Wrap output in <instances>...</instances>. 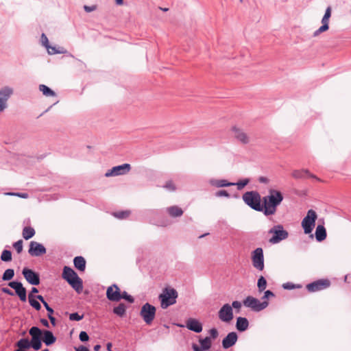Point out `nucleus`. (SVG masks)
I'll list each match as a JSON object with an SVG mask.
<instances>
[{"label":"nucleus","mask_w":351,"mask_h":351,"mask_svg":"<svg viewBox=\"0 0 351 351\" xmlns=\"http://www.w3.org/2000/svg\"><path fill=\"white\" fill-rule=\"evenodd\" d=\"M283 200V195L279 191L270 189L269 195L263 198V213L266 216L272 215L276 211V208Z\"/></svg>","instance_id":"f257e3e1"},{"label":"nucleus","mask_w":351,"mask_h":351,"mask_svg":"<svg viewBox=\"0 0 351 351\" xmlns=\"http://www.w3.org/2000/svg\"><path fill=\"white\" fill-rule=\"evenodd\" d=\"M40 332V328L37 326H32L29 330V334L32 337L31 340L29 341L27 338H22L16 342V346L18 348L24 350H28L30 348L35 350H39L42 348L39 337Z\"/></svg>","instance_id":"f03ea898"},{"label":"nucleus","mask_w":351,"mask_h":351,"mask_svg":"<svg viewBox=\"0 0 351 351\" xmlns=\"http://www.w3.org/2000/svg\"><path fill=\"white\" fill-rule=\"evenodd\" d=\"M62 276L76 292L80 293L82 291L83 281L71 267L64 266Z\"/></svg>","instance_id":"7ed1b4c3"},{"label":"nucleus","mask_w":351,"mask_h":351,"mask_svg":"<svg viewBox=\"0 0 351 351\" xmlns=\"http://www.w3.org/2000/svg\"><path fill=\"white\" fill-rule=\"evenodd\" d=\"M178 296V291L175 289L171 287L163 289L162 293L158 296L161 308L166 309L176 304Z\"/></svg>","instance_id":"20e7f679"},{"label":"nucleus","mask_w":351,"mask_h":351,"mask_svg":"<svg viewBox=\"0 0 351 351\" xmlns=\"http://www.w3.org/2000/svg\"><path fill=\"white\" fill-rule=\"evenodd\" d=\"M243 202L251 208L256 211H263V206L261 204V198L257 191L245 192L242 196Z\"/></svg>","instance_id":"39448f33"},{"label":"nucleus","mask_w":351,"mask_h":351,"mask_svg":"<svg viewBox=\"0 0 351 351\" xmlns=\"http://www.w3.org/2000/svg\"><path fill=\"white\" fill-rule=\"evenodd\" d=\"M268 233L273 234L269 241V243L272 244L278 243L280 241L287 239L289 237L288 232L285 230L283 226L280 224L276 225L272 227L271 229H269Z\"/></svg>","instance_id":"423d86ee"},{"label":"nucleus","mask_w":351,"mask_h":351,"mask_svg":"<svg viewBox=\"0 0 351 351\" xmlns=\"http://www.w3.org/2000/svg\"><path fill=\"white\" fill-rule=\"evenodd\" d=\"M317 215L313 210H308L306 216L302 221V227L306 234L311 233L315 226Z\"/></svg>","instance_id":"0eeeda50"},{"label":"nucleus","mask_w":351,"mask_h":351,"mask_svg":"<svg viewBox=\"0 0 351 351\" xmlns=\"http://www.w3.org/2000/svg\"><path fill=\"white\" fill-rule=\"evenodd\" d=\"M245 307L250 308L253 311L259 312L266 308L269 302L267 301L260 302L257 298L247 296L243 302Z\"/></svg>","instance_id":"6e6552de"},{"label":"nucleus","mask_w":351,"mask_h":351,"mask_svg":"<svg viewBox=\"0 0 351 351\" xmlns=\"http://www.w3.org/2000/svg\"><path fill=\"white\" fill-rule=\"evenodd\" d=\"M156 307L149 303H145L141 307L140 315L147 324H150L156 315Z\"/></svg>","instance_id":"1a4fd4ad"},{"label":"nucleus","mask_w":351,"mask_h":351,"mask_svg":"<svg viewBox=\"0 0 351 351\" xmlns=\"http://www.w3.org/2000/svg\"><path fill=\"white\" fill-rule=\"evenodd\" d=\"M13 93V88L8 86L0 89V112H3L7 108L8 101Z\"/></svg>","instance_id":"9d476101"},{"label":"nucleus","mask_w":351,"mask_h":351,"mask_svg":"<svg viewBox=\"0 0 351 351\" xmlns=\"http://www.w3.org/2000/svg\"><path fill=\"white\" fill-rule=\"evenodd\" d=\"M252 261L253 266L259 271L264 269V255L261 247H257L252 252Z\"/></svg>","instance_id":"9b49d317"},{"label":"nucleus","mask_w":351,"mask_h":351,"mask_svg":"<svg viewBox=\"0 0 351 351\" xmlns=\"http://www.w3.org/2000/svg\"><path fill=\"white\" fill-rule=\"evenodd\" d=\"M131 169L130 164L124 163L121 165L113 167L112 169L108 170L105 173V176L114 177L118 176H123L128 173Z\"/></svg>","instance_id":"f8f14e48"},{"label":"nucleus","mask_w":351,"mask_h":351,"mask_svg":"<svg viewBox=\"0 0 351 351\" xmlns=\"http://www.w3.org/2000/svg\"><path fill=\"white\" fill-rule=\"evenodd\" d=\"M219 319L223 322L229 323L234 317L233 309L229 304H223L218 311Z\"/></svg>","instance_id":"ddd939ff"},{"label":"nucleus","mask_w":351,"mask_h":351,"mask_svg":"<svg viewBox=\"0 0 351 351\" xmlns=\"http://www.w3.org/2000/svg\"><path fill=\"white\" fill-rule=\"evenodd\" d=\"M330 285V282L328 279H320L309 283L306 285V289L308 292L314 293L324 290Z\"/></svg>","instance_id":"4468645a"},{"label":"nucleus","mask_w":351,"mask_h":351,"mask_svg":"<svg viewBox=\"0 0 351 351\" xmlns=\"http://www.w3.org/2000/svg\"><path fill=\"white\" fill-rule=\"evenodd\" d=\"M8 286L15 291L16 295L21 302L27 301V290L21 282L16 280L9 282Z\"/></svg>","instance_id":"2eb2a0df"},{"label":"nucleus","mask_w":351,"mask_h":351,"mask_svg":"<svg viewBox=\"0 0 351 351\" xmlns=\"http://www.w3.org/2000/svg\"><path fill=\"white\" fill-rule=\"evenodd\" d=\"M22 274L27 282L32 285H38L40 282L39 274L31 269L27 267L23 268Z\"/></svg>","instance_id":"dca6fc26"},{"label":"nucleus","mask_w":351,"mask_h":351,"mask_svg":"<svg viewBox=\"0 0 351 351\" xmlns=\"http://www.w3.org/2000/svg\"><path fill=\"white\" fill-rule=\"evenodd\" d=\"M47 252L46 247L41 243L32 241L29 243L28 253L32 256H40Z\"/></svg>","instance_id":"f3484780"},{"label":"nucleus","mask_w":351,"mask_h":351,"mask_svg":"<svg viewBox=\"0 0 351 351\" xmlns=\"http://www.w3.org/2000/svg\"><path fill=\"white\" fill-rule=\"evenodd\" d=\"M121 291L117 284H113L108 287L106 290V298L112 302H119L121 300Z\"/></svg>","instance_id":"a211bd4d"},{"label":"nucleus","mask_w":351,"mask_h":351,"mask_svg":"<svg viewBox=\"0 0 351 351\" xmlns=\"http://www.w3.org/2000/svg\"><path fill=\"white\" fill-rule=\"evenodd\" d=\"M40 332H41L39 335L40 343H42L43 341L47 346H49L56 342V337L51 330L40 329Z\"/></svg>","instance_id":"6ab92c4d"},{"label":"nucleus","mask_w":351,"mask_h":351,"mask_svg":"<svg viewBox=\"0 0 351 351\" xmlns=\"http://www.w3.org/2000/svg\"><path fill=\"white\" fill-rule=\"evenodd\" d=\"M232 131L234 137L240 143L247 144L250 142V137L242 129L234 126L232 128Z\"/></svg>","instance_id":"aec40b11"},{"label":"nucleus","mask_w":351,"mask_h":351,"mask_svg":"<svg viewBox=\"0 0 351 351\" xmlns=\"http://www.w3.org/2000/svg\"><path fill=\"white\" fill-rule=\"evenodd\" d=\"M238 335L236 332H229L222 340V347L228 349L233 346L237 341Z\"/></svg>","instance_id":"412c9836"},{"label":"nucleus","mask_w":351,"mask_h":351,"mask_svg":"<svg viewBox=\"0 0 351 351\" xmlns=\"http://www.w3.org/2000/svg\"><path fill=\"white\" fill-rule=\"evenodd\" d=\"M186 328L191 331L199 333L202 331V324L197 319L189 318L186 322Z\"/></svg>","instance_id":"4be33fe9"},{"label":"nucleus","mask_w":351,"mask_h":351,"mask_svg":"<svg viewBox=\"0 0 351 351\" xmlns=\"http://www.w3.org/2000/svg\"><path fill=\"white\" fill-rule=\"evenodd\" d=\"M291 175L295 179H304L307 177L317 179L315 176L311 174L307 169L294 170Z\"/></svg>","instance_id":"5701e85b"},{"label":"nucleus","mask_w":351,"mask_h":351,"mask_svg":"<svg viewBox=\"0 0 351 351\" xmlns=\"http://www.w3.org/2000/svg\"><path fill=\"white\" fill-rule=\"evenodd\" d=\"M249 327V322L247 318L239 317L237 318L236 328L239 332L245 331Z\"/></svg>","instance_id":"b1692460"},{"label":"nucleus","mask_w":351,"mask_h":351,"mask_svg":"<svg viewBox=\"0 0 351 351\" xmlns=\"http://www.w3.org/2000/svg\"><path fill=\"white\" fill-rule=\"evenodd\" d=\"M209 183L210 185L216 186L217 188L234 186V182H230L226 180L211 179L209 180Z\"/></svg>","instance_id":"393cba45"},{"label":"nucleus","mask_w":351,"mask_h":351,"mask_svg":"<svg viewBox=\"0 0 351 351\" xmlns=\"http://www.w3.org/2000/svg\"><path fill=\"white\" fill-rule=\"evenodd\" d=\"M167 213L171 217H179L183 215V210L178 206H171L167 208Z\"/></svg>","instance_id":"a878e982"},{"label":"nucleus","mask_w":351,"mask_h":351,"mask_svg":"<svg viewBox=\"0 0 351 351\" xmlns=\"http://www.w3.org/2000/svg\"><path fill=\"white\" fill-rule=\"evenodd\" d=\"M315 235L316 240L319 242L324 241L326 238V230L324 226L318 225L317 226Z\"/></svg>","instance_id":"bb28decb"},{"label":"nucleus","mask_w":351,"mask_h":351,"mask_svg":"<svg viewBox=\"0 0 351 351\" xmlns=\"http://www.w3.org/2000/svg\"><path fill=\"white\" fill-rule=\"evenodd\" d=\"M74 267L80 271H84L86 269V260L83 256H75L73 259Z\"/></svg>","instance_id":"cd10ccee"},{"label":"nucleus","mask_w":351,"mask_h":351,"mask_svg":"<svg viewBox=\"0 0 351 351\" xmlns=\"http://www.w3.org/2000/svg\"><path fill=\"white\" fill-rule=\"evenodd\" d=\"M127 306L124 303H119L117 306L114 307L112 312L117 316L123 317L125 315Z\"/></svg>","instance_id":"c85d7f7f"},{"label":"nucleus","mask_w":351,"mask_h":351,"mask_svg":"<svg viewBox=\"0 0 351 351\" xmlns=\"http://www.w3.org/2000/svg\"><path fill=\"white\" fill-rule=\"evenodd\" d=\"M35 230L33 228L29 226H26L23 230V237L25 240H28L31 238H32L35 235Z\"/></svg>","instance_id":"c756f323"},{"label":"nucleus","mask_w":351,"mask_h":351,"mask_svg":"<svg viewBox=\"0 0 351 351\" xmlns=\"http://www.w3.org/2000/svg\"><path fill=\"white\" fill-rule=\"evenodd\" d=\"M39 90L41 91L43 94L46 97L56 96V93L45 84L39 85Z\"/></svg>","instance_id":"7c9ffc66"},{"label":"nucleus","mask_w":351,"mask_h":351,"mask_svg":"<svg viewBox=\"0 0 351 351\" xmlns=\"http://www.w3.org/2000/svg\"><path fill=\"white\" fill-rule=\"evenodd\" d=\"M28 300L31 306L35 308L36 311H40L41 308V305L40 302L35 299L34 295H28Z\"/></svg>","instance_id":"2f4dec72"},{"label":"nucleus","mask_w":351,"mask_h":351,"mask_svg":"<svg viewBox=\"0 0 351 351\" xmlns=\"http://www.w3.org/2000/svg\"><path fill=\"white\" fill-rule=\"evenodd\" d=\"M199 342L201 345V348L203 350H209L211 347V339L210 337H206L204 339H200Z\"/></svg>","instance_id":"473e14b6"},{"label":"nucleus","mask_w":351,"mask_h":351,"mask_svg":"<svg viewBox=\"0 0 351 351\" xmlns=\"http://www.w3.org/2000/svg\"><path fill=\"white\" fill-rule=\"evenodd\" d=\"M14 276V270L13 269H7L2 275L3 281H10Z\"/></svg>","instance_id":"72a5a7b5"},{"label":"nucleus","mask_w":351,"mask_h":351,"mask_svg":"<svg viewBox=\"0 0 351 351\" xmlns=\"http://www.w3.org/2000/svg\"><path fill=\"white\" fill-rule=\"evenodd\" d=\"M257 287L260 292L263 291L267 287V280L263 276H260L258 279Z\"/></svg>","instance_id":"f704fd0d"},{"label":"nucleus","mask_w":351,"mask_h":351,"mask_svg":"<svg viewBox=\"0 0 351 351\" xmlns=\"http://www.w3.org/2000/svg\"><path fill=\"white\" fill-rule=\"evenodd\" d=\"M1 260L3 262H9L12 261V252L10 250H4L1 254Z\"/></svg>","instance_id":"c9c22d12"},{"label":"nucleus","mask_w":351,"mask_h":351,"mask_svg":"<svg viewBox=\"0 0 351 351\" xmlns=\"http://www.w3.org/2000/svg\"><path fill=\"white\" fill-rule=\"evenodd\" d=\"M120 297H121V300L123 299L130 304H132L134 302V298L132 295H129L125 291L121 292Z\"/></svg>","instance_id":"e433bc0d"},{"label":"nucleus","mask_w":351,"mask_h":351,"mask_svg":"<svg viewBox=\"0 0 351 351\" xmlns=\"http://www.w3.org/2000/svg\"><path fill=\"white\" fill-rule=\"evenodd\" d=\"M302 286L300 285H296V284H293L292 282H286V283H284L282 285V288L284 289H287V290H292V289H299V288H301Z\"/></svg>","instance_id":"4c0bfd02"},{"label":"nucleus","mask_w":351,"mask_h":351,"mask_svg":"<svg viewBox=\"0 0 351 351\" xmlns=\"http://www.w3.org/2000/svg\"><path fill=\"white\" fill-rule=\"evenodd\" d=\"M113 215L119 219H123L127 218L130 215L129 211H119L115 212L113 213Z\"/></svg>","instance_id":"58836bf2"},{"label":"nucleus","mask_w":351,"mask_h":351,"mask_svg":"<svg viewBox=\"0 0 351 351\" xmlns=\"http://www.w3.org/2000/svg\"><path fill=\"white\" fill-rule=\"evenodd\" d=\"M329 28L328 23H323V25L317 30L313 32L314 37L317 36L319 34L328 30Z\"/></svg>","instance_id":"ea45409f"},{"label":"nucleus","mask_w":351,"mask_h":351,"mask_svg":"<svg viewBox=\"0 0 351 351\" xmlns=\"http://www.w3.org/2000/svg\"><path fill=\"white\" fill-rule=\"evenodd\" d=\"M249 182L250 180L246 178L234 183V185H237L238 190H241L249 183Z\"/></svg>","instance_id":"a19ab883"},{"label":"nucleus","mask_w":351,"mask_h":351,"mask_svg":"<svg viewBox=\"0 0 351 351\" xmlns=\"http://www.w3.org/2000/svg\"><path fill=\"white\" fill-rule=\"evenodd\" d=\"M13 247L15 248L18 254L21 253L23 251V241L19 240L13 244Z\"/></svg>","instance_id":"79ce46f5"},{"label":"nucleus","mask_w":351,"mask_h":351,"mask_svg":"<svg viewBox=\"0 0 351 351\" xmlns=\"http://www.w3.org/2000/svg\"><path fill=\"white\" fill-rule=\"evenodd\" d=\"M331 16V8L328 6L325 12V14L321 21V22H328L329 19Z\"/></svg>","instance_id":"37998d69"},{"label":"nucleus","mask_w":351,"mask_h":351,"mask_svg":"<svg viewBox=\"0 0 351 351\" xmlns=\"http://www.w3.org/2000/svg\"><path fill=\"white\" fill-rule=\"evenodd\" d=\"M84 315H79L78 313H73L69 315V319L71 321H80L83 319Z\"/></svg>","instance_id":"c03bdc74"},{"label":"nucleus","mask_w":351,"mask_h":351,"mask_svg":"<svg viewBox=\"0 0 351 351\" xmlns=\"http://www.w3.org/2000/svg\"><path fill=\"white\" fill-rule=\"evenodd\" d=\"M47 50V52L50 55H54V54H58L64 53L63 51L57 49L55 47H51L49 45V48H46Z\"/></svg>","instance_id":"a18cd8bd"},{"label":"nucleus","mask_w":351,"mask_h":351,"mask_svg":"<svg viewBox=\"0 0 351 351\" xmlns=\"http://www.w3.org/2000/svg\"><path fill=\"white\" fill-rule=\"evenodd\" d=\"M40 42H41L42 45L45 48H49V44L48 38H47V36L45 35V34H44V33H43L41 34Z\"/></svg>","instance_id":"49530a36"},{"label":"nucleus","mask_w":351,"mask_h":351,"mask_svg":"<svg viewBox=\"0 0 351 351\" xmlns=\"http://www.w3.org/2000/svg\"><path fill=\"white\" fill-rule=\"evenodd\" d=\"M215 195L217 197H230V195L226 190H219L215 193Z\"/></svg>","instance_id":"de8ad7c7"},{"label":"nucleus","mask_w":351,"mask_h":351,"mask_svg":"<svg viewBox=\"0 0 351 351\" xmlns=\"http://www.w3.org/2000/svg\"><path fill=\"white\" fill-rule=\"evenodd\" d=\"M163 187L170 191H173L176 190V186L171 180L167 181Z\"/></svg>","instance_id":"09e8293b"},{"label":"nucleus","mask_w":351,"mask_h":351,"mask_svg":"<svg viewBox=\"0 0 351 351\" xmlns=\"http://www.w3.org/2000/svg\"><path fill=\"white\" fill-rule=\"evenodd\" d=\"M79 339L82 342L88 341L89 339L88 335L85 331H81L79 335Z\"/></svg>","instance_id":"8fccbe9b"},{"label":"nucleus","mask_w":351,"mask_h":351,"mask_svg":"<svg viewBox=\"0 0 351 351\" xmlns=\"http://www.w3.org/2000/svg\"><path fill=\"white\" fill-rule=\"evenodd\" d=\"M274 296H275V295L271 291L267 290L265 291L264 295L262 297V300H263V301H266V300L269 299L270 297H274Z\"/></svg>","instance_id":"3c124183"},{"label":"nucleus","mask_w":351,"mask_h":351,"mask_svg":"<svg viewBox=\"0 0 351 351\" xmlns=\"http://www.w3.org/2000/svg\"><path fill=\"white\" fill-rule=\"evenodd\" d=\"M209 334L210 335L209 337H210V339H215L218 337V335H219L218 330L215 328H211L209 330Z\"/></svg>","instance_id":"603ef678"},{"label":"nucleus","mask_w":351,"mask_h":351,"mask_svg":"<svg viewBox=\"0 0 351 351\" xmlns=\"http://www.w3.org/2000/svg\"><path fill=\"white\" fill-rule=\"evenodd\" d=\"M170 224H171L170 221L167 219H162V220L158 221L156 225L158 226H161V227H166V226H169Z\"/></svg>","instance_id":"864d4df0"},{"label":"nucleus","mask_w":351,"mask_h":351,"mask_svg":"<svg viewBox=\"0 0 351 351\" xmlns=\"http://www.w3.org/2000/svg\"><path fill=\"white\" fill-rule=\"evenodd\" d=\"M8 195H15V196L20 197L21 198H27L28 197V194L26 193H8Z\"/></svg>","instance_id":"5fc2aeb1"},{"label":"nucleus","mask_w":351,"mask_h":351,"mask_svg":"<svg viewBox=\"0 0 351 351\" xmlns=\"http://www.w3.org/2000/svg\"><path fill=\"white\" fill-rule=\"evenodd\" d=\"M84 10L86 12H93L94 10H95L97 9V5H84Z\"/></svg>","instance_id":"6e6d98bb"},{"label":"nucleus","mask_w":351,"mask_h":351,"mask_svg":"<svg viewBox=\"0 0 351 351\" xmlns=\"http://www.w3.org/2000/svg\"><path fill=\"white\" fill-rule=\"evenodd\" d=\"M1 291L5 294H8V295H14V292L7 287L1 288Z\"/></svg>","instance_id":"4d7b16f0"},{"label":"nucleus","mask_w":351,"mask_h":351,"mask_svg":"<svg viewBox=\"0 0 351 351\" xmlns=\"http://www.w3.org/2000/svg\"><path fill=\"white\" fill-rule=\"evenodd\" d=\"M230 306L232 308L239 309L241 307V303L239 301H233Z\"/></svg>","instance_id":"13d9d810"},{"label":"nucleus","mask_w":351,"mask_h":351,"mask_svg":"<svg viewBox=\"0 0 351 351\" xmlns=\"http://www.w3.org/2000/svg\"><path fill=\"white\" fill-rule=\"evenodd\" d=\"M43 306L45 307L46 310L47 311L48 315H53L54 311L51 306H49L47 302L44 304Z\"/></svg>","instance_id":"bf43d9fd"},{"label":"nucleus","mask_w":351,"mask_h":351,"mask_svg":"<svg viewBox=\"0 0 351 351\" xmlns=\"http://www.w3.org/2000/svg\"><path fill=\"white\" fill-rule=\"evenodd\" d=\"M35 299L39 300L43 304H45L47 302L44 299V298L41 295H34Z\"/></svg>","instance_id":"052dcab7"},{"label":"nucleus","mask_w":351,"mask_h":351,"mask_svg":"<svg viewBox=\"0 0 351 351\" xmlns=\"http://www.w3.org/2000/svg\"><path fill=\"white\" fill-rule=\"evenodd\" d=\"M258 181L261 183L267 184L269 182V180L266 177L261 176L258 178Z\"/></svg>","instance_id":"680f3d73"},{"label":"nucleus","mask_w":351,"mask_h":351,"mask_svg":"<svg viewBox=\"0 0 351 351\" xmlns=\"http://www.w3.org/2000/svg\"><path fill=\"white\" fill-rule=\"evenodd\" d=\"M49 319L50 320L53 326L56 325V318L52 315H47Z\"/></svg>","instance_id":"e2e57ef3"},{"label":"nucleus","mask_w":351,"mask_h":351,"mask_svg":"<svg viewBox=\"0 0 351 351\" xmlns=\"http://www.w3.org/2000/svg\"><path fill=\"white\" fill-rule=\"evenodd\" d=\"M40 322L44 326L47 328L49 327V322L46 319H41Z\"/></svg>","instance_id":"0e129e2a"},{"label":"nucleus","mask_w":351,"mask_h":351,"mask_svg":"<svg viewBox=\"0 0 351 351\" xmlns=\"http://www.w3.org/2000/svg\"><path fill=\"white\" fill-rule=\"evenodd\" d=\"M75 351H90L86 347L81 346L78 348H75Z\"/></svg>","instance_id":"69168bd1"},{"label":"nucleus","mask_w":351,"mask_h":351,"mask_svg":"<svg viewBox=\"0 0 351 351\" xmlns=\"http://www.w3.org/2000/svg\"><path fill=\"white\" fill-rule=\"evenodd\" d=\"M38 292V289L36 287H32L29 294L34 295V293H37Z\"/></svg>","instance_id":"338daca9"},{"label":"nucleus","mask_w":351,"mask_h":351,"mask_svg":"<svg viewBox=\"0 0 351 351\" xmlns=\"http://www.w3.org/2000/svg\"><path fill=\"white\" fill-rule=\"evenodd\" d=\"M106 346H107V350H108V351H112V350H111V348H112V343H110V342H109V343H107V345H106Z\"/></svg>","instance_id":"774afa93"}]
</instances>
